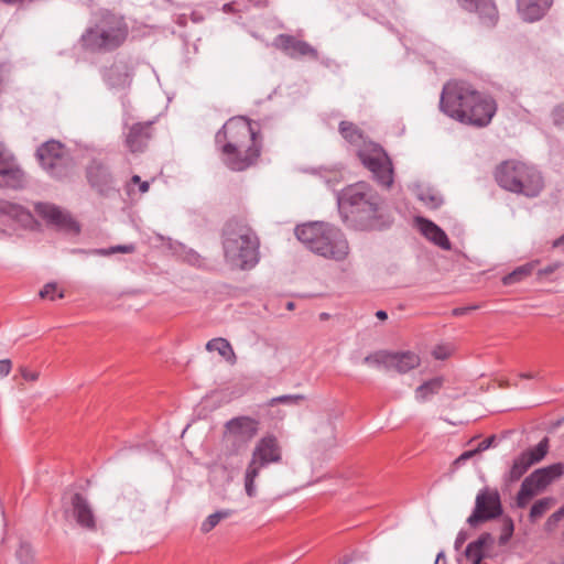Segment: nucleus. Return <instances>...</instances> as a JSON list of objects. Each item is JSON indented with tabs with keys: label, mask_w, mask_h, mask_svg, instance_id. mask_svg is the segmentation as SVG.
Returning a JSON list of instances; mask_svg holds the SVG:
<instances>
[{
	"label": "nucleus",
	"mask_w": 564,
	"mask_h": 564,
	"mask_svg": "<svg viewBox=\"0 0 564 564\" xmlns=\"http://www.w3.org/2000/svg\"><path fill=\"white\" fill-rule=\"evenodd\" d=\"M440 108L462 123L484 128L496 115L497 102L490 95L476 90L466 82H449L443 87Z\"/></svg>",
	"instance_id": "f257e3e1"
},
{
	"label": "nucleus",
	"mask_w": 564,
	"mask_h": 564,
	"mask_svg": "<svg viewBox=\"0 0 564 564\" xmlns=\"http://www.w3.org/2000/svg\"><path fill=\"white\" fill-rule=\"evenodd\" d=\"M380 204L379 194L365 182L349 185L338 195V205L344 213L345 221L359 230L379 227Z\"/></svg>",
	"instance_id": "f03ea898"
},
{
	"label": "nucleus",
	"mask_w": 564,
	"mask_h": 564,
	"mask_svg": "<svg viewBox=\"0 0 564 564\" xmlns=\"http://www.w3.org/2000/svg\"><path fill=\"white\" fill-rule=\"evenodd\" d=\"M221 243L226 262L239 270H250L260 260V240L242 219L231 218L223 227Z\"/></svg>",
	"instance_id": "7ed1b4c3"
},
{
	"label": "nucleus",
	"mask_w": 564,
	"mask_h": 564,
	"mask_svg": "<svg viewBox=\"0 0 564 564\" xmlns=\"http://www.w3.org/2000/svg\"><path fill=\"white\" fill-rule=\"evenodd\" d=\"M129 34L124 19L110 11L97 14L80 36L84 50L91 53H107L120 47Z\"/></svg>",
	"instance_id": "20e7f679"
},
{
	"label": "nucleus",
	"mask_w": 564,
	"mask_h": 564,
	"mask_svg": "<svg viewBox=\"0 0 564 564\" xmlns=\"http://www.w3.org/2000/svg\"><path fill=\"white\" fill-rule=\"evenodd\" d=\"M296 238L315 254L334 261H343L349 253L344 232L328 224L310 223L295 228Z\"/></svg>",
	"instance_id": "39448f33"
},
{
	"label": "nucleus",
	"mask_w": 564,
	"mask_h": 564,
	"mask_svg": "<svg viewBox=\"0 0 564 564\" xmlns=\"http://www.w3.org/2000/svg\"><path fill=\"white\" fill-rule=\"evenodd\" d=\"M500 187L527 197H536L544 187L543 176L534 166L518 161H505L495 172Z\"/></svg>",
	"instance_id": "423d86ee"
},
{
	"label": "nucleus",
	"mask_w": 564,
	"mask_h": 564,
	"mask_svg": "<svg viewBox=\"0 0 564 564\" xmlns=\"http://www.w3.org/2000/svg\"><path fill=\"white\" fill-rule=\"evenodd\" d=\"M282 462V448L273 434H267L254 445L251 459L245 470V490L248 497L257 495L256 479L263 468Z\"/></svg>",
	"instance_id": "0eeeda50"
},
{
	"label": "nucleus",
	"mask_w": 564,
	"mask_h": 564,
	"mask_svg": "<svg viewBox=\"0 0 564 564\" xmlns=\"http://www.w3.org/2000/svg\"><path fill=\"white\" fill-rule=\"evenodd\" d=\"M220 153H232L239 148L262 147L258 133L245 117L229 119L215 135Z\"/></svg>",
	"instance_id": "6e6552de"
},
{
	"label": "nucleus",
	"mask_w": 564,
	"mask_h": 564,
	"mask_svg": "<svg viewBox=\"0 0 564 564\" xmlns=\"http://www.w3.org/2000/svg\"><path fill=\"white\" fill-rule=\"evenodd\" d=\"M35 155L42 169L54 178L63 180L72 172L73 159L61 141L51 139L42 143Z\"/></svg>",
	"instance_id": "1a4fd4ad"
},
{
	"label": "nucleus",
	"mask_w": 564,
	"mask_h": 564,
	"mask_svg": "<svg viewBox=\"0 0 564 564\" xmlns=\"http://www.w3.org/2000/svg\"><path fill=\"white\" fill-rule=\"evenodd\" d=\"M358 158L365 167L373 175L375 180L382 186L389 188L393 183L392 162L384 149L377 143L358 151Z\"/></svg>",
	"instance_id": "9d476101"
},
{
	"label": "nucleus",
	"mask_w": 564,
	"mask_h": 564,
	"mask_svg": "<svg viewBox=\"0 0 564 564\" xmlns=\"http://www.w3.org/2000/svg\"><path fill=\"white\" fill-rule=\"evenodd\" d=\"M502 513L503 507L499 491L495 488L484 487L476 496L475 507L467 518V523L471 528H477L485 522L501 517Z\"/></svg>",
	"instance_id": "9b49d317"
},
{
	"label": "nucleus",
	"mask_w": 564,
	"mask_h": 564,
	"mask_svg": "<svg viewBox=\"0 0 564 564\" xmlns=\"http://www.w3.org/2000/svg\"><path fill=\"white\" fill-rule=\"evenodd\" d=\"M259 432V421L250 416H236L225 423L224 436L231 445V453L245 449Z\"/></svg>",
	"instance_id": "f8f14e48"
},
{
	"label": "nucleus",
	"mask_w": 564,
	"mask_h": 564,
	"mask_svg": "<svg viewBox=\"0 0 564 564\" xmlns=\"http://www.w3.org/2000/svg\"><path fill=\"white\" fill-rule=\"evenodd\" d=\"M90 188L101 197H110L119 192L116 178L107 163L93 159L85 169Z\"/></svg>",
	"instance_id": "ddd939ff"
},
{
	"label": "nucleus",
	"mask_w": 564,
	"mask_h": 564,
	"mask_svg": "<svg viewBox=\"0 0 564 564\" xmlns=\"http://www.w3.org/2000/svg\"><path fill=\"white\" fill-rule=\"evenodd\" d=\"M124 144L131 153L143 152L153 138V121L124 124Z\"/></svg>",
	"instance_id": "4468645a"
},
{
	"label": "nucleus",
	"mask_w": 564,
	"mask_h": 564,
	"mask_svg": "<svg viewBox=\"0 0 564 564\" xmlns=\"http://www.w3.org/2000/svg\"><path fill=\"white\" fill-rule=\"evenodd\" d=\"M0 176L3 183L11 188H21L25 183V175L17 164L13 154L0 141Z\"/></svg>",
	"instance_id": "2eb2a0df"
},
{
	"label": "nucleus",
	"mask_w": 564,
	"mask_h": 564,
	"mask_svg": "<svg viewBox=\"0 0 564 564\" xmlns=\"http://www.w3.org/2000/svg\"><path fill=\"white\" fill-rule=\"evenodd\" d=\"M273 46L284 52L291 58L304 56H308L312 59L318 58L317 51L310 43L297 40L293 35L279 34L273 41Z\"/></svg>",
	"instance_id": "dca6fc26"
},
{
	"label": "nucleus",
	"mask_w": 564,
	"mask_h": 564,
	"mask_svg": "<svg viewBox=\"0 0 564 564\" xmlns=\"http://www.w3.org/2000/svg\"><path fill=\"white\" fill-rule=\"evenodd\" d=\"M262 147H246L221 153L224 164L231 171L241 172L253 165L261 155Z\"/></svg>",
	"instance_id": "f3484780"
},
{
	"label": "nucleus",
	"mask_w": 564,
	"mask_h": 564,
	"mask_svg": "<svg viewBox=\"0 0 564 564\" xmlns=\"http://www.w3.org/2000/svg\"><path fill=\"white\" fill-rule=\"evenodd\" d=\"M459 6L468 11L475 12L482 25L494 28L499 19L495 0H457Z\"/></svg>",
	"instance_id": "a211bd4d"
},
{
	"label": "nucleus",
	"mask_w": 564,
	"mask_h": 564,
	"mask_svg": "<svg viewBox=\"0 0 564 564\" xmlns=\"http://www.w3.org/2000/svg\"><path fill=\"white\" fill-rule=\"evenodd\" d=\"M35 212L51 225L68 230L77 229L76 221L53 204L37 203L35 205Z\"/></svg>",
	"instance_id": "6ab92c4d"
},
{
	"label": "nucleus",
	"mask_w": 564,
	"mask_h": 564,
	"mask_svg": "<svg viewBox=\"0 0 564 564\" xmlns=\"http://www.w3.org/2000/svg\"><path fill=\"white\" fill-rule=\"evenodd\" d=\"M70 503L76 522L82 528L94 531L96 529V519L88 500L82 494L75 492Z\"/></svg>",
	"instance_id": "aec40b11"
},
{
	"label": "nucleus",
	"mask_w": 564,
	"mask_h": 564,
	"mask_svg": "<svg viewBox=\"0 0 564 564\" xmlns=\"http://www.w3.org/2000/svg\"><path fill=\"white\" fill-rule=\"evenodd\" d=\"M495 539L491 533L484 532L477 540L470 542L465 550V556L471 561V564H481L488 557V551L492 549Z\"/></svg>",
	"instance_id": "412c9836"
},
{
	"label": "nucleus",
	"mask_w": 564,
	"mask_h": 564,
	"mask_svg": "<svg viewBox=\"0 0 564 564\" xmlns=\"http://www.w3.org/2000/svg\"><path fill=\"white\" fill-rule=\"evenodd\" d=\"M416 223L421 234L435 246L443 250H451V241L446 232L432 220L423 217H417Z\"/></svg>",
	"instance_id": "4be33fe9"
},
{
	"label": "nucleus",
	"mask_w": 564,
	"mask_h": 564,
	"mask_svg": "<svg viewBox=\"0 0 564 564\" xmlns=\"http://www.w3.org/2000/svg\"><path fill=\"white\" fill-rule=\"evenodd\" d=\"M552 0H518V10L528 22L540 20L551 7Z\"/></svg>",
	"instance_id": "5701e85b"
},
{
	"label": "nucleus",
	"mask_w": 564,
	"mask_h": 564,
	"mask_svg": "<svg viewBox=\"0 0 564 564\" xmlns=\"http://www.w3.org/2000/svg\"><path fill=\"white\" fill-rule=\"evenodd\" d=\"M420 365V358L411 351L389 354V366L400 373H405Z\"/></svg>",
	"instance_id": "b1692460"
},
{
	"label": "nucleus",
	"mask_w": 564,
	"mask_h": 564,
	"mask_svg": "<svg viewBox=\"0 0 564 564\" xmlns=\"http://www.w3.org/2000/svg\"><path fill=\"white\" fill-rule=\"evenodd\" d=\"M8 216L23 225L32 220V215L23 206L8 200H0V216Z\"/></svg>",
	"instance_id": "393cba45"
},
{
	"label": "nucleus",
	"mask_w": 564,
	"mask_h": 564,
	"mask_svg": "<svg viewBox=\"0 0 564 564\" xmlns=\"http://www.w3.org/2000/svg\"><path fill=\"white\" fill-rule=\"evenodd\" d=\"M531 466L532 464L531 462H529V459H527V456L520 454L518 457L513 459L509 471L505 474V482L512 484L520 480Z\"/></svg>",
	"instance_id": "a878e982"
},
{
	"label": "nucleus",
	"mask_w": 564,
	"mask_h": 564,
	"mask_svg": "<svg viewBox=\"0 0 564 564\" xmlns=\"http://www.w3.org/2000/svg\"><path fill=\"white\" fill-rule=\"evenodd\" d=\"M442 386L443 379L441 377H435L431 380L423 382L415 389L416 400L421 402L429 400L432 395L438 393Z\"/></svg>",
	"instance_id": "bb28decb"
},
{
	"label": "nucleus",
	"mask_w": 564,
	"mask_h": 564,
	"mask_svg": "<svg viewBox=\"0 0 564 564\" xmlns=\"http://www.w3.org/2000/svg\"><path fill=\"white\" fill-rule=\"evenodd\" d=\"M338 130L341 137L351 144H359L364 139L362 131L350 121H340Z\"/></svg>",
	"instance_id": "cd10ccee"
},
{
	"label": "nucleus",
	"mask_w": 564,
	"mask_h": 564,
	"mask_svg": "<svg viewBox=\"0 0 564 564\" xmlns=\"http://www.w3.org/2000/svg\"><path fill=\"white\" fill-rule=\"evenodd\" d=\"M549 452V438L543 437L533 448L528 449L527 452L521 453L523 456H527V459L531 462L532 465L541 462Z\"/></svg>",
	"instance_id": "c85d7f7f"
},
{
	"label": "nucleus",
	"mask_w": 564,
	"mask_h": 564,
	"mask_svg": "<svg viewBox=\"0 0 564 564\" xmlns=\"http://www.w3.org/2000/svg\"><path fill=\"white\" fill-rule=\"evenodd\" d=\"M206 349L209 351H218V354L226 359H228L230 356L235 357V352L230 343L223 337L210 339L206 344Z\"/></svg>",
	"instance_id": "c756f323"
},
{
	"label": "nucleus",
	"mask_w": 564,
	"mask_h": 564,
	"mask_svg": "<svg viewBox=\"0 0 564 564\" xmlns=\"http://www.w3.org/2000/svg\"><path fill=\"white\" fill-rule=\"evenodd\" d=\"M539 491L524 478L517 494L516 503L518 508H524Z\"/></svg>",
	"instance_id": "7c9ffc66"
},
{
	"label": "nucleus",
	"mask_w": 564,
	"mask_h": 564,
	"mask_svg": "<svg viewBox=\"0 0 564 564\" xmlns=\"http://www.w3.org/2000/svg\"><path fill=\"white\" fill-rule=\"evenodd\" d=\"M554 503V499L551 497H545L542 499L536 500L530 510V521L535 522L538 519H540Z\"/></svg>",
	"instance_id": "2f4dec72"
},
{
	"label": "nucleus",
	"mask_w": 564,
	"mask_h": 564,
	"mask_svg": "<svg viewBox=\"0 0 564 564\" xmlns=\"http://www.w3.org/2000/svg\"><path fill=\"white\" fill-rule=\"evenodd\" d=\"M532 270H533V265L530 263L518 267L512 272H510L509 274H507L502 278V283L505 285L516 284V283L522 281L523 278L530 275Z\"/></svg>",
	"instance_id": "473e14b6"
},
{
	"label": "nucleus",
	"mask_w": 564,
	"mask_h": 564,
	"mask_svg": "<svg viewBox=\"0 0 564 564\" xmlns=\"http://www.w3.org/2000/svg\"><path fill=\"white\" fill-rule=\"evenodd\" d=\"M231 510H219L209 514L200 525L203 533L210 532L221 520L230 517Z\"/></svg>",
	"instance_id": "72a5a7b5"
},
{
	"label": "nucleus",
	"mask_w": 564,
	"mask_h": 564,
	"mask_svg": "<svg viewBox=\"0 0 564 564\" xmlns=\"http://www.w3.org/2000/svg\"><path fill=\"white\" fill-rule=\"evenodd\" d=\"M419 199L432 209H436L443 204V197L430 188L421 191Z\"/></svg>",
	"instance_id": "f704fd0d"
},
{
	"label": "nucleus",
	"mask_w": 564,
	"mask_h": 564,
	"mask_svg": "<svg viewBox=\"0 0 564 564\" xmlns=\"http://www.w3.org/2000/svg\"><path fill=\"white\" fill-rule=\"evenodd\" d=\"M545 470L539 468L525 477L538 491L543 490L550 485V478L544 475Z\"/></svg>",
	"instance_id": "c9c22d12"
},
{
	"label": "nucleus",
	"mask_w": 564,
	"mask_h": 564,
	"mask_svg": "<svg viewBox=\"0 0 564 564\" xmlns=\"http://www.w3.org/2000/svg\"><path fill=\"white\" fill-rule=\"evenodd\" d=\"M514 523L510 517H503L501 523V534L499 536V545H506L513 535Z\"/></svg>",
	"instance_id": "e433bc0d"
},
{
	"label": "nucleus",
	"mask_w": 564,
	"mask_h": 564,
	"mask_svg": "<svg viewBox=\"0 0 564 564\" xmlns=\"http://www.w3.org/2000/svg\"><path fill=\"white\" fill-rule=\"evenodd\" d=\"M134 251H135V246L133 243H129V245H117V246H113V247H110L107 249H95L91 252L95 254H100V256H110V254H113L117 252L132 253Z\"/></svg>",
	"instance_id": "4c0bfd02"
},
{
	"label": "nucleus",
	"mask_w": 564,
	"mask_h": 564,
	"mask_svg": "<svg viewBox=\"0 0 564 564\" xmlns=\"http://www.w3.org/2000/svg\"><path fill=\"white\" fill-rule=\"evenodd\" d=\"M303 400H305V397L303 394H284L272 398L271 400H269L268 405L273 406L279 403L293 405L299 404Z\"/></svg>",
	"instance_id": "58836bf2"
},
{
	"label": "nucleus",
	"mask_w": 564,
	"mask_h": 564,
	"mask_svg": "<svg viewBox=\"0 0 564 564\" xmlns=\"http://www.w3.org/2000/svg\"><path fill=\"white\" fill-rule=\"evenodd\" d=\"M15 556L20 564H31L33 560V550L26 542H21L15 552Z\"/></svg>",
	"instance_id": "ea45409f"
},
{
	"label": "nucleus",
	"mask_w": 564,
	"mask_h": 564,
	"mask_svg": "<svg viewBox=\"0 0 564 564\" xmlns=\"http://www.w3.org/2000/svg\"><path fill=\"white\" fill-rule=\"evenodd\" d=\"M389 354L390 352L378 351V352L368 355L364 358V362L367 365H375V366L384 365L388 368Z\"/></svg>",
	"instance_id": "a19ab883"
},
{
	"label": "nucleus",
	"mask_w": 564,
	"mask_h": 564,
	"mask_svg": "<svg viewBox=\"0 0 564 564\" xmlns=\"http://www.w3.org/2000/svg\"><path fill=\"white\" fill-rule=\"evenodd\" d=\"M563 518H564V506L561 507L558 510H556L554 513H552L547 518V520H546V522L544 524L545 531L546 532H553L557 528L560 521Z\"/></svg>",
	"instance_id": "79ce46f5"
},
{
	"label": "nucleus",
	"mask_w": 564,
	"mask_h": 564,
	"mask_svg": "<svg viewBox=\"0 0 564 564\" xmlns=\"http://www.w3.org/2000/svg\"><path fill=\"white\" fill-rule=\"evenodd\" d=\"M542 469H546L544 475L550 478V484L560 478L564 474V463H555L543 467Z\"/></svg>",
	"instance_id": "37998d69"
},
{
	"label": "nucleus",
	"mask_w": 564,
	"mask_h": 564,
	"mask_svg": "<svg viewBox=\"0 0 564 564\" xmlns=\"http://www.w3.org/2000/svg\"><path fill=\"white\" fill-rule=\"evenodd\" d=\"M554 126L564 127V104L555 106L551 113Z\"/></svg>",
	"instance_id": "c03bdc74"
},
{
	"label": "nucleus",
	"mask_w": 564,
	"mask_h": 564,
	"mask_svg": "<svg viewBox=\"0 0 564 564\" xmlns=\"http://www.w3.org/2000/svg\"><path fill=\"white\" fill-rule=\"evenodd\" d=\"M56 290H57L56 283L50 282L43 286V289L40 291L39 294L42 299H50L53 301V300H55Z\"/></svg>",
	"instance_id": "a18cd8bd"
},
{
	"label": "nucleus",
	"mask_w": 564,
	"mask_h": 564,
	"mask_svg": "<svg viewBox=\"0 0 564 564\" xmlns=\"http://www.w3.org/2000/svg\"><path fill=\"white\" fill-rule=\"evenodd\" d=\"M477 454V451L475 449H470V451H465L464 453H462L455 460H454V465L456 467H459L462 465H464L468 459H470L471 457H474L475 455Z\"/></svg>",
	"instance_id": "49530a36"
},
{
	"label": "nucleus",
	"mask_w": 564,
	"mask_h": 564,
	"mask_svg": "<svg viewBox=\"0 0 564 564\" xmlns=\"http://www.w3.org/2000/svg\"><path fill=\"white\" fill-rule=\"evenodd\" d=\"M480 307V305H468V306H462V307H456L452 311V314L454 316H463V315H466L475 310H478Z\"/></svg>",
	"instance_id": "de8ad7c7"
},
{
	"label": "nucleus",
	"mask_w": 564,
	"mask_h": 564,
	"mask_svg": "<svg viewBox=\"0 0 564 564\" xmlns=\"http://www.w3.org/2000/svg\"><path fill=\"white\" fill-rule=\"evenodd\" d=\"M20 373L22 378L26 381H36L39 379L37 371H31L26 367H20Z\"/></svg>",
	"instance_id": "09e8293b"
},
{
	"label": "nucleus",
	"mask_w": 564,
	"mask_h": 564,
	"mask_svg": "<svg viewBox=\"0 0 564 564\" xmlns=\"http://www.w3.org/2000/svg\"><path fill=\"white\" fill-rule=\"evenodd\" d=\"M12 369V362L10 359L0 360V378L7 377Z\"/></svg>",
	"instance_id": "8fccbe9b"
},
{
	"label": "nucleus",
	"mask_w": 564,
	"mask_h": 564,
	"mask_svg": "<svg viewBox=\"0 0 564 564\" xmlns=\"http://www.w3.org/2000/svg\"><path fill=\"white\" fill-rule=\"evenodd\" d=\"M494 442H495V436L487 437L478 444V446H477V448H475V451H477V454L480 452H484V451L488 449L492 445Z\"/></svg>",
	"instance_id": "3c124183"
},
{
	"label": "nucleus",
	"mask_w": 564,
	"mask_h": 564,
	"mask_svg": "<svg viewBox=\"0 0 564 564\" xmlns=\"http://www.w3.org/2000/svg\"><path fill=\"white\" fill-rule=\"evenodd\" d=\"M131 182L139 185V189L141 193H147L149 191V183L145 181L142 182L139 175H133L131 177Z\"/></svg>",
	"instance_id": "603ef678"
},
{
	"label": "nucleus",
	"mask_w": 564,
	"mask_h": 564,
	"mask_svg": "<svg viewBox=\"0 0 564 564\" xmlns=\"http://www.w3.org/2000/svg\"><path fill=\"white\" fill-rule=\"evenodd\" d=\"M466 540H467V533L465 531H459L455 539V543H454L455 549L459 550L462 547V545L466 542Z\"/></svg>",
	"instance_id": "864d4df0"
},
{
	"label": "nucleus",
	"mask_w": 564,
	"mask_h": 564,
	"mask_svg": "<svg viewBox=\"0 0 564 564\" xmlns=\"http://www.w3.org/2000/svg\"><path fill=\"white\" fill-rule=\"evenodd\" d=\"M556 269V265H547L546 268L542 269L540 271L541 274H544V275H547V274H551L555 271Z\"/></svg>",
	"instance_id": "5fc2aeb1"
},
{
	"label": "nucleus",
	"mask_w": 564,
	"mask_h": 564,
	"mask_svg": "<svg viewBox=\"0 0 564 564\" xmlns=\"http://www.w3.org/2000/svg\"><path fill=\"white\" fill-rule=\"evenodd\" d=\"M198 259H199V256L192 251L189 254H188V261L192 263V264H196V262H198Z\"/></svg>",
	"instance_id": "6e6d98bb"
},
{
	"label": "nucleus",
	"mask_w": 564,
	"mask_h": 564,
	"mask_svg": "<svg viewBox=\"0 0 564 564\" xmlns=\"http://www.w3.org/2000/svg\"><path fill=\"white\" fill-rule=\"evenodd\" d=\"M562 245H564V234L553 241L552 247L553 248H558Z\"/></svg>",
	"instance_id": "4d7b16f0"
},
{
	"label": "nucleus",
	"mask_w": 564,
	"mask_h": 564,
	"mask_svg": "<svg viewBox=\"0 0 564 564\" xmlns=\"http://www.w3.org/2000/svg\"><path fill=\"white\" fill-rule=\"evenodd\" d=\"M376 316H377L379 319H381V321H386V319L388 318V314H387V312H386V311H382V310L378 311V312L376 313Z\"/></svg>",
	"instance_id": "13d9d810"
},
{
	"label": "nucleus",
	"mask_w": 564,
	"mask_h": 564,
	"mask_svg": "<svg viewBox=\"0 0 564 564\" xmlns=\"http://www.w3.org/2000/svg\"><path fill=\"white\" fill-rule=\"evenodd\" d=\"M351 562H352L351 556L346 555V556H344V557L339 561V563H338V564H350Z\"/></svg>",
	"instance_id": "bf43d9fd"
},
{
	"label": "nucleus",
	"mask_w": 564,
	"mask_h": 564,
	"mask_svg": "<svg viewBox=\"0 0 564 564\" xmlns=\"http://www.w3.org/2000/svg\"><path fill=\"white\" fill-rule=\"evenodd\" d=\"M441 560H445V552L444 551H441V552L437 553L435 564H438V562Z\"/></svg>",
	"instance_id": "052dcab7"
},
{
	"label": "nucleus",
	"mask_w": 564,
	"mask_h": 564,
	"mask_svg": "<svg viewBox=\"0 0 564 564\" xmlns=\"http://www.w3.org/2000/svg\"><path fill=\"white\" fill-rule=\"evenodd\" d=\"M521 378L533 379V378H535V375H533V373H521Z\"/></svg>",
	"instance_id": "680f3d73"
},
{
	"label": "nucleus",
	"mask_w": 564,
	"mask_h": 564,
	"mask_svg": "<svg viewBox=\"0 0 564 564\" xmlns=\"http://www.w3.org/2000/svg\"><path fill=\"white\" fill-rule=\"evenodd\" d=\"M223 10L225 12H229L231 10V4H229V3L224 4Z\"/></svg>",
	"instance_id": "e2e57ef3"
},
{
	"label": "nucleus",
	"mask_w": 564,
	"mask_h": 564,
	"mask_svg": "<svg viewBox=\"0 0 564 564\" xmlns=\"http://www.w3.org/2000/svg\"><path fill=\"white\" fill-rule=\"evenodd\" d=\"M434 356H435V358H436V359H443V358H445V355H441V354H438V351H436V350L434 351Z\"/></svg>",
	"instance_id": "0e129e2a"
},
{
	"label": "nucleus",
	"mask_w": 564,
	"mask_h": 564,
	"mask_svg": "<svg viewBox=\"0 0 564 564\" xmlns=\"http://www.w3.org/2000/svg\"><path fill=\"white\" fill-rule=\"evenodd\" d=\"M294 306H295V305H294V303H293V302H288V303H286V308H288V310H293V308H294Z\"/></svg>",
	"instance_id": "69168bd1"
},
{
	"label": "nucleus",
	"mask_w": 564,
	"mask_h": 564,
	"mask_svg": "<svg viewBox=\"0 0 564 564\" xmlns=\"http://www.w3.org/2000/svg\"><path fill=\"white\" fill-rule=\"evenodd\" d=\"M193 20H194L195 22H198V21H200V18L196 17L195 14H193Z\"/></svg>",
	"instance_id": "338daca9"
},
{
	"label": "nucleus",
	"mask_w": 564,
	"mask_h": 564,
	"mask_svg": "<svg viewBox=\"0 0 564 564\" xmlns=\"http://www.w3.org/2000/svg\"><path fill=\"white\" fill-rule=\"evenodd\" d=\"M57 297H58V299L64 297V293H63V292H59V293L57 294Z\"/></svg>",
	"instance_id": "774afa93"
}]
</instances>
